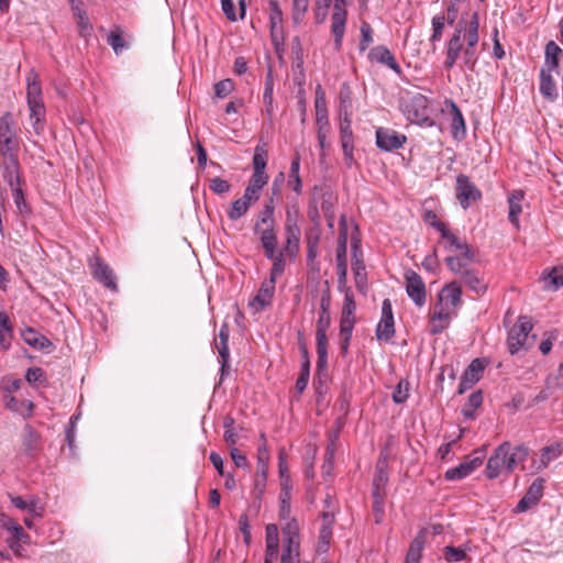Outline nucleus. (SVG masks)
I'll return each mask as SVG.
<instances>
[{
  "instance_id": "1",
  "label": "nucleus",
  "mask_w": 563,
  "mask_h": 563,
  "mask_svg": "<svg viewBox=\"0 0 563 563\" xmlns=\"http://www.w3.org/2000/svg\"><path fill=\"white\" fill-rule=\"evenodd\" d=\"M26 99L30 109V120L35 129L45 115L42 88L37 73L31 69L26 76Z\"/></svg>"
},
{
  "instance_id": "2",
  "label": "nucleus",
  "mask_w": 563,
  "mask_h": 563,
  "mask_svg": "<svg viewBox=\"0 0 563 563\" xmlns=\"http://www.w3.org/2000/svg\"><path fill=\"white\" fill-rule=\"evenodd\" d=\"M474 261H464L460 257H446L445 264L449 269L461 276L463 283L476 294H483L487 289V285L482 277L478 276L477 272L471 268V264Z\"/></svg>"
},
{
  "instance_id": "3",
  "label": "nucleus",
  "mask_w": 563,
  "mask_h": 563,
  "mask_svg": "<svg viewBox=\"0 0 563 563\" xmlns=\"http://www.w3.org/2000/svg\"><path fill=\"white\" fill-rule=\"evenodd\" d=\"M355 310L356 303L351 291H346L344 296V303L340 320V340L341 353L345 355L349 350V344L352 338L353 328L355 324Z\"/></svg>"
},
{
  "instance_id": "4",
  "label": "nucleus",
  "mask_w": 563,
  "mask_h": 563,
  "mask_svg": "<svg viewBox=\"0 0 563 563\" xmlns=\"http://www.w3.org/2000/svg\"><path fill=\"white\" fill-rule=\"evenodd\" d=\"M532 328L533 325L528 317L522 316L519 318L518 322L510 329L507 338V345L510 354L514 355L520 349H528L534 343L536 335H532L531 341H529V333Z\"/></svg>"
},
{
  "instance_id": "5",
  "label": "nucleus",
  "mask_w": 563,
  "mask_h": 563,
  "mask_svg": "<svg viewBox=\"0 0 563 563\" xmlns=\"http://www.w3.org/2000/svg\"><path fill=\"white\" fill-rule=\"evenodd\" d=\"M405 114L411 123L431 126L433 120L430 118L429 101L427 97L417 93L405 104Z\"/></svg>"
},
{
  "instance_id": "6",
  "label": "nucleus",
  "mask_w": 563,
  "mask_h": 563,
  "mask_svg": "<svg viewBox=\"0 0 563 563\" xmlns=\"http://www.w3.org/2000/svg\"><path fill=\"white\" fill-rule=\"evenodd\" d=\"M19 141L14 130L12 114L5 112L0 118V156L18 155Z\"/></svg>"
},
{
  "instance_id": "7",
  "label": "nucleus",
  "mask_w": 563,
  "mask_h": 563,
  "mask_svg": "<svg viewBox=\"0 0 563 563\" xmlns=\"http://www.w3.org/2000/svg\"><path fill=\"white\" fill-rule=\"evenodd\" d=\"M269 453L265 443L257 449V470L254 478V495L261 499L266 488Z\"/></svg>"
},
{
  "instance_id": "8",
  "label": "nucleus",
  "mask_w": 563,
  "mask_h": 563,
  "mask_svg": "<svg viewBox=\"0 0 563 563\" xmlns=\"http://www.w3.org/2000/svg\"><path fill=\"white\" fill-rule=\"evenodd\" d=\"M482 197L481 190L470 180V177L460 174L456 177V198L464 209Z\"/></svg>"
},
{
  "instance_id": "9",
  "label": "nucleus",
  "mask_w": 563,
  "mask_h": 563,
  "mask_svg": "<svg viewBox=\"0 0 563 563\" xmlns=\"http://www.w3.org/2000/svg\"><path fill=\"white\" fill-rule=\"evenodd\" d=\"M404 277L407 295L418 307H422L426 303L427 290L421 276L417 272L408 269Z\"/></svg>"
},
{
  "instance_id": "10",
  "label": "nucleus",
  "mask_w": 563,
  "mask_h": 563,
  "mask_svg": "<svg viewBox=\"0 0 563 563\" xmlns=\"http://www.w3.org/2000/svg\"><path fill=\"white\" fill-rule=\"evenodd\" d=\"M0 186L8 185L10 188L20 185V163L18 155L0 156Z\"/></svg>"
},
{
  "instance_id": "11",
  "label": "nucleus",
  "mask_w": 563,
  "mask_h": 563,
  "mask_svg": "<svg viewBox=\"0 0 563 563\" xmlns=\"http://www.w3.org/2000/svg\"><path fill=\"white\" fill-rule=\"evenodd\" d=\"M473 457L468 456L466 461L462 462L455 467L449 468L445 472V479L457 481L472 474L483 463L484 452L475 451Z\"/></svg>"
},
{
  "instance_id": "12",
  "label": "nucleus",
  "mask_w": 563,
  "mask_h": 563,
  "mask_svg": "<svg viewBox=\"0 0 563 563\" xmlns=\"http://www.w3.org/2000/svg\"><path fill=\"white\" fill-rule=\"evenodd\" d=\"M486 367V362L482 358H475L471 362V364L466 367L465 372L461 377V382L459 385L457 394L462 395L467 389L472 388L474 384H476Z\"/></svg>"
},
{
  "instance_id": "13",
  "label": "nucleus",
  "mask_w": 563,
  "mask_h": 563,
  "mask_svg": "<svg viewBox=\"0 0 563 563\" xmlns=\"http://www.w3.org/2000/svg\"><path fill=\"white\" fill-rule=\"evenodd\" d=\"M544 479L542 477L536 478L528 487L525 496L519 500L516 506V512H525L531 507L536 506L543 496Z\"/></svg>"
},
{
  "instance_id": "14",
  "label": "nucleus",
  "mask_w": 563,
  "mask_h": 563,
  "mask_svg": "<svg viewBox=\"0 0 563 563\" xmlns=\"http://www.w3.org/2000/svg\"><path fill=\"white\" fill-rule=\"evenodd\" d=\"M465 31V25L462 22L457 23V26L448 42L446 45V57L444 62V67L446 69H451L456 60L459 59L461 52L463 49L462 34Z\"/></svg>"
},
{
  "instance_id": "15",
  "label": "nucleus",
  "mask_w": 563,
  "mask_h": 563,
  "mask_svg": "<svg viewBox=\"0 0 563 563\" xmlns=\"http://www.w3.org/2000/svg\"><path fill=\"white\" fill-rule=\"evenodd\" d=\"M407 137L404 134H399L398 132L379 128L376 131V144L383 151H394L400 148Z\"/></svg>"
},
{
  "instance_id": "16",
  "label": "nucleus",
  "mask_w": 563,
  "mask_h": 563,
  "mask_svg": "<svg viewBox=\"0 0 563 563\" xmlns=\"http://www.w3.org/2000/svg\"><path fill=\"white\" fill-rule=\"evenodd\" d=\"M510 450L509 442H503L493 453V455L488 459L486 465V476L489 479H494L498 477L501 473L503 467H505L506 463V454Z\"/></svg>"
},
{
  "instance_id": "17",
  "label": "nucleus",
  "mask_w": 563,
  "mask_h": 563,
  "mask_svg": "<svg viewBox=\"0 0 563 563\" xmlns=\"http://www.w3.org/2000/svg\"><path fill=\"white\" fill-rule=\"evenodd\" d=\"M254 232L260 236L262 247L277 245V232L275 220L257 219Z\"/></svg>"
},
{
  "instance_id": "18",
  "label": "nucleus",
  "mask_w": 563,
  "mask_h": 563,
  "mask_svg": "<svg viewBox=\"0 0 563 563\" xmlns=\"http://www.w3.org/2000/svg\"><path fill=\"white\" fill-rule=\"evenodd\" d=\"M90 266L92 268L93 277L99 283L103 284L104 287L111 290L115 291L118 289L112 269L107 264L101 262L99 257H96L95 263H91Z\"/></svg>"
},
{
  "instance_id": "19",
  "label": "nucleus",
  "mask_w": 563,
  "mask_h": 563,
  "mask_svg": "<svg viewBox=\"0 0 563 563\" xmlns=\"http://www.w3.org/2000/svg\"><path fill=\"white\" fill-rule=\"evenodd\" d=\"M275 284L276 282L271 278L264 280L257 295L250 302V305L255 307L257 311L264 310L267 306H269L275 294Z\"/></svg>"
},
{
  "instance_id": "20",
  "label": "nucleus",
  "mask_w": 563,
  "mask_h": 563,
  "mask_svg": "<svg viewBox=\"0 0 563 563\" xmlns=\"http://www.w3.org/2000/svg\"><path fill=\"white\" fill-rule=\"evenodd\" d=\"M229 335H230V329L228 324H222L219 331L218 340H216V346L218 350V353L221 357V373L222 376L224 375L225 371L229 367V357H230V351H229Z\"/></svg>"
},
{
  "instance_id": "21",
  "label": "nucleus",
  "mask_w": 563,
  "mask_h": 563,
  "mask_svg": "<svg viewBox=\"0 0 563 563\" xmlns=\"http://www.w3.org/2000/svg\"><path fill=\"white\" fill-rule=\"evenodd\" d=\"M266 258L273 262L271 268V279L276 282V278L284 273L285 269V255L283 251H277V245L263 247Z\"/></svg>"
},
{
  "instance_id": "22",
  "label": "nucleus",
  "mask_w": 563,
  "mask_h": 563,
  "mask_svg": "<svg viewBox=\"0 0 563 563\" xmlns=\"http://www.w3.org/2000/svg\"><path fill=\"white\" fill-rule=\"evenodd\" d=\"M362 253L358 249L357 241L353 242V272L355 277V286L360 291H365L366 289V273L365 265L361 260Z\"/></svg>"
},
{
  "instance_id": "23",
  "label": "nucleus",
  "mask_w": 563,
  "mask_h": 563,
  "mask_svg": "<svg viewBox=\"0 0 563 563\" xmlns=\"http://www.w3.org/2000/svg\"><path fill=\"white\" fill-rule=\"evenodd\" d=\"M461 285L457 282H452L440 290L438 300L442 305L443 302H445V306L451 303L453 308H456L461 303Z\"/></svg>"
},
{
  "instance_id": "24",
  "label": "nucleus",
  "mask_w": 563,
  "mask_h": 563,
  "mask_svg": "<svg viewBox=\"0 0 563 563\" xmlns=\"http://www.w3.org/2000/svg\"><path fill=\"white\" fill-rule=\"evenodd\" d=\"M81 1H78L76 4V0H73V16L77 18V26L78 33L86 41L92 35V24L86 13L79 5H81Z\"/></svg>"
},
{
  "instance_id": "25",
  "label": "nucleus",
  "mask_w": 563,
  "mask_h": 563,
  "mask_svg": "<svg viewBox=\"0 0 563 563\" xmlns=\"http://www.w3.org/2000/svg\"><path fill=\"white\" fill-rule=\"evenodd\" d=\"M553 71L545 68L540 70V93L549 101H554L558 98L556 84L552 76Z\"/></svg>"
},
{
  "instance_id": "26",
  "label": "nucleus",
  "mask_w": 563,
  "mask_h": 563,
  "mask_svg": "<svg viewBox=\"0 0 563 563\" xmlns=\"http://www.w3.org/2000/svg\"><path fill=\"white\" fill-rule=\"evenodd\" d=\"M368 57L371 60L384 64L394 71L400 73V66L398 65L397 60L395 59L390 51L385 46H376L372 48L371 52L368 53Z\"/></svg>"
},
{
  "instance_id": "27",
  "label": "nucleus",
  "mask_w": 563,
  "mask_h": 563,
  "mask_svg": "<svg viewBox=\"0 0 563 563\" xmlns=\"http://www.w3.org/2000/svg\"><path fill=\"white\" fill-rule=\"evenodd\" d=\"M22 340L30 346L38 351H45L52 346L51 341L32 328H25L21 331Z\"/></svg>"
},
{
  "instance_id": "28",
  "label": "nucleus",
  "mask_w": 563,
  "mask_h": 563,
  "mask_svg": "<svg viewBox=\"0 0 563 563\" xmlns=\"http://www.w3.org/2000/svg\"><path fill=\"white\" fill-rule=\"evenodd\" d=\"M426 540V530H420L410 543L405 563H420Z\"/></svg>"
},
{
  "instance_id": "29",
  "label": "nucleus",
  "mask_w": 563,
  "mask_h": 563,
  "mask_svg": "<svg viewBox=\"0 0 563 563\" xmlns=\"http://www.w3.org/2000/svg\"><path fill=\"white\" fill-rule=\"evenodd\" d=\"M346 14L345 8H340L339 4H334L332 14V32L338 45L341 44V40L344 35Z\"/></svg>"
},
{
  "instance_id": "30",
  "label": "nucleus",
  "mask_w": 563,
  "mask_h": 563,
  "mask_svg": "<svg viewBox=\"0 0 563 563\" xmlns=\"http://www.w3.org/2000/svg\"><path fill=\"white\" fill-rule=\"evenodd\" d=\"M300 228L285 229V244L283 252L289 257H295L300 249Z\"/></svg>"
},
{
  "instance_id": "31",
  "label": "nucleus",
  "mask_w": 563,
  "mask_h": 563,
  "mask_svg": "<svg viewBox=\"0 0 563 563\" xmlns=\"http://www.w3.org/2000/svg\"><path fill=\"white\" fill-rule=\"evenodd\" d=\"M13 339V327L10 318L4 311H0V351H7Z\"/></svg>"
},
{
  "instance_id": "32",
  "label": "nucleus",
  "mask_w": 563,
  "mask_h": 563,
  "mask_svg": "<svg viewBox=\"0 0 563 563\" xmlns=\"http://www.w3.org/2000/svg\"><path fill=\"white\" fill-rule=\"evenodd\" d=\"M445 241L450 251L461 252V255H456L455 257L463 258V262L474 261V253L470 245L466 242L461 241V239L455 234L451 233Z\"/></svg>"
},
{
  "instance_id": "33",
  "label": "nucleus",
  "mask_w": 563,
  "mask_h": 563,
  "mask_svg": "<svg viewBox=\"0 0 563 563\" xmlns=\"http://www.w3.org/2000/svg\"><path fill=\"white\" fill-rule=\"evenodd\" d=\"M528 454V448L522 444L515 446L512 451L510 449L506 454L505 468L507 472L511 473L520 462H523L527 459Z\"/></svg>"
},
{
  "instance_id": "34",
  "label": "nucleus",
  "mask_w": 563,
  "mask_h": 563,
  "mask_svg": "<svg viewBox=\"0 0 563 563\" xmlns=\"http://www.w3.org/2000/svg\"><path fill=\"white\" fill-rule=\"evenodd\" d=\"M22 445L27 454H33L41 446L40 435L29 424L23 429Z\"/></svg>"
},
{
  "instance_id": "35",
  "label": "nucleus",
  "mask_w": 563,
  "mask_h": 563,
  "mask_svg": "<svg viewBox=\"0 0 563 563\" xmlns=\"http://www.w3.org/2000/svg\"><path fill=\"white\" fill-rule=\"evenodd\" d=\"M523 199L522 191H514L509 198V221L518 229L519 228V214L522 211L521 201Z\"/></svg>"
},
{
  "instance_id": "36",
  "label": "nucleus",
  "mask_w": 563,
  "mask_h": 563,
  "mask_svg": "<svg viewBox=\"0 0 563 563\" xmlns=\"http://www.w3.org/2000/svg\"><path fill=\"white\" fill-rule=\"evenodd\" d=\"M561 54L562 49L560 46L555 42L550 41L545 45V63L543 68L556 70L559 67V57Z\"/></svg>"
},
{
  "instance_id": "37",
  "label": "nucleus",
  "mask_w": 563,
  "mask_h": 563,
  "mask_svg": "<svg viewBox=\"0 0 563 563\" xmlns=\"http://www.w3.org/2000/svg\"><path fill=\"white\" fill-rule=\"evenodd\" d=\"M314 108H316V123L324 124V122H329L327 102H325L324 93L321 89V86H318L317 91H316Z\"/></svg>"
},
{
  "instance_id": "38",
  "label": "nucleus",
  "mask_w": 563,
  "mask_h": 563,
  "mask_svg": "<svg viewBox=\"0 0 563 563\" xmlns=\"http://www.w3.org/2000/svg\"><path fill=\"white\" fill-rule=\"evenodd\" d=\"M320 240V231L318 228L311 229L306 233L307 258L313 262L318 256V244Z\"/></svg>"
},
{
  "instance_id": "39",
  "label": "nucleus",
  "mask_w": 563,
  "mask_h": 563,
  "mask_svg": "<svg viewBox=\"0 0 563 563\" xmlns=\"http://www.w3.org/2000/svg\"><path fill=\"white\" fill-rule=\"evenodd\" d=\"M451 113L453 136L455 139L464 137L466 133L465 121L460 108L455 103H452Z\"/></svg>"
},
{
  "instance_id": "40",
  "label": "nucleus",
  "mask_w": 563,
  "mask_h": 563,
  "mask_svg": "<svg viewBox=\"0 0 563 563\" xmlns=\"http://www.w3.org/2000/svg\"><path fill=\"white\" fill-rule=\"evenodd\" d=\"M395 334L394 318H382L376 328V338L379 341H389Z\"/></svg>"
},
{
  "instance_id": "41",
  "label": "nucleus",
  "mask_w": 563,
  "mask_h": 563,
  "mask_svg": "<svg viewBox=\"0 0 563 563\" xmlns=\"http://www.w3.org/2000/svg\"><path fill=\"white\" fill-rule=\"evenodd\" d=\"M483 395L482 391H474L468 396L467 402L464 405L462 409V415L466 419H474V411L482 406Z\"/></svg>"
},
{
  "instance_id": "42",
  "label": "nucleus",
  "mask_w": 563,
  "mask_h": 563,
  "mask_svg": "<svg viewBox=\"0 0 563 563\" xmlns=\"http://www.w3.org/2000/svg\"><path fill=\"white\" fill-rule=\"evenodd\" d=\"M268 7H269L271 32H272V35L274 36L277 31V27L280 26V24L283 22V11L279 7L278 1H276V0H271L268 2Z\"/></svg>"
},
{
  "instance_id": "43",
  "label": "nucleus",
  "mask_w": 563,
  "mask_h": 563,
  "mask_svg": "<svg viewBox=\"0 0 563 563\" xmlns=\"http://www.w3.org/2000/svg\"><path fill=\"white\" fill-rule=\"evenodd\" d=\"M268 153L265 145H257L253 155V173H265Z\"/></svg>"
},
{
  "instance_id": "44",
  "label": "nucleus",
  "mask_w": 563,
  "mask_h": 563,
  "mask_svg": "<svg viewBox=\"0 0 563 563\" xmlns=\"http://www.w3.org/2000/svg\"><path fill=\"white\" fill-rule=\"evenodd\" d=\"M250 207L251 205L246 200L239 198L232 202V206L228 211V217L235 221L243 217L249 211Z\"/></svg>"
},
{
  "instance_id": "45",
  "label": "nucleus",
  "mask_w": 563,
  "mask_h": 563,
  "mask_svg": "<svg viewBox=\"0 0 563 563\" xmlns=\"http://www.w3.org/2000/svg\"><path fill=\"white\" fill-rule=\"evenodd\" d=\"M25 379L34 386H42L46 383V374L41 367H31L26 371Z\"/></svg>"
},
{
  "instance_id": "46",
  "label": "nucleus",
  "mask_w": 563,
  "mask_h": 563,
  "mask_svg": "<svg viewBox=\"0 0 563 563\" xmlns=\"http://www.w3.org/2000/svg\"><path fill=\"white\" fill-rule=\"evenodd\" d=\"M284 542H299V525L296 519H290L285 527H283Z\"/></svg>"
},
{
  "instance_id": "47",
  "label": "nucleus",
  "mask_w": 563,
  "mask_h": 563,
  "mask_svg": "<svg viewBox=\"0 0 563 563\" xmlns=\"http://www.w3.org/2000/svg\"><path fill=\"white\" fill-rule=\"evenodd\" d=\"M299 542L291 541L290 542H284V549L282 559H286L288 563H295L299 558Z\"/></svg>"
},
{
  "instance_id": "48",
  "label": "nucleus",
  "mask_w": 563,
  "mask_h": 563,
  "mask_svg": "<svg viewBox=\"0 0 563 563\" xmlns=\"http://www.w3.org/2000/svg\"><path fill=\"white\" fill-rule=\"evenodd\" d=\"M107 42L113 48L115 54H120L126 47V43L122 37L120 29L111 31V33L108 35Z\"/></svg>"
},
{
  "instance_id": "49",
  "label": "nucleus",
  "mask_w": 563,
  "mask_h": 563,
  "mask_svg": "<svg viewBox=\"0 0 563 563\" xmlns=\"http://www.w3.org/2000/svg\"><path fill=\"white\" fill-rule=\"evenodd\" d=\"M444 559L450 562H460L467 558L466 552L463 549L448 545L443 549Z\"/></svg>"
},
{
  "instance_id": "50",
  "label": "nucleus",
  "mask_w": 563,
  "mask_h": 563,
  "mask_svg": "<svg viewBox=\"0 0 563 563\" xmlns=\"http://www.w3.org/2000/svg\"><path fill=\"white\" fill-rule=\"evenodd\" d=\"M299 167H300V156L297 154L291 162L290 165V178L294 179V186L292 189L297 194L301 192V179L299 176Z\"/></svg>"
},
{
  "instance_id": "51",
  "label": "nucleus",
  "mask_w": 563,
  "mask_h": 563,
  "mask_svg": "<svg viewBox=\"0 0 563 563\" xmlns=\"http://www.w3.org/2000/svg\"><path fill=\"white\" fill-rule=\"evenodd\" d=\"M309 7V0H292V20L300 23Z\"/></svg>"
},
{
  "instance_id": "52",
  "label": "nucleus",
  "mask_w": 563,
  "mask_h": 563,
  "mask_svg": "<svg viewBox=\"0 0 563 563\" xmlns=\"http://www.w3.org/2000/svg\"><path fill=\"white\" fill-rule=\"evenodd\" d=\"M290 492L287 488L286 484L283 483V492L280 494V509H279V516L282 519L289 518L290 515Z\"/></svg>"
},
{
  "instance_id": "53",
  "label": "nucleus",
  "mask_w": 563,
  "mask_h": 563,
  "mask_svg": "<svg viewBox=\"0 0 563 563\" xmlns=\"http://www.w3.org/2000/svg\"><path fill=\"white\" fill-rule=\"evenodd\" d=\"M340 137L341 142H350L353 141V132L351 128V119L349 118V113H344V117L340 122Z\"/></svg>"
},
{
  "instance_id": "54",
  "label": "nucleus",
  "mask_w": 563,
  "mask_h": 563,
  "mask_svg": "<svg viewBox=\"0 0 563 563\" xmlns=\"http://www.w3.org/2000/svg\"><path fill=\"white\" fill-rule=\"evenodd\" d=\"M234 89V82L232 79H223L214 85V93L218 98H225Z\"/></svg>"
},
{
  "instance_id": "55",
  "label": "nucleus",
  "mask_w": 563,
  "mask_h": 563,
  "mask_svg": "<svg viewBox=\"0 0 563 563\" xmlns=\"http://www.w3.org/2000/svg\"><path fill=\"white\" fill-rule=\"evenodd\" d=\"M445 24V16L444 15H435L432 19V35L430 37L431 42H438L441 40L443 30Z\"/></svg>"
},
{
  "instance_id": "56",
  "label": "nucleus",
  "mask_w": 563,
  "mask_h": 563,
  "mask_svg": "<svg viewBox=\"0 0 563 563\" xmlns=\"http://www.w3.org/2000/svg\"><path fill=\"white\" fill-rule=\"evenodd\" d=\"M291 55L294 57V63L298 68H300L303 64V49L298 36L294 37L291 41Z\"/></svg>"
},
{
  "instance_id": "57",
  "label": "nucleus",
  "mask_w": 563,
  "mask_h": 563,
  "mask_svg": "<svg viewBox=\"0 0 563 563\" xmlns=\"http://www.w3.org/2000/svg\"><path fill=\"white\" fill-rule=\"evenodd\" d=\"M5 527L12 533V537H13L12 540L22 541V542L27 541L29 534L25 533L23 528L18 522L11 520L5 525Z\"/></svg>"
},
{
  "instance_id": "58",
  "label": "nucleus",
  "mask_w": 563,
  "mask_h": 563,
  "mask_svg": "<svg viewBox=\"0 0 563 563\" xmlns=\"http://www.w3.org/2000/svg\"><path fill=\"white\" fill-rule=\"evenodd\" d=\"M451 312L444 308L442 303H437L434 311L430 316L431 322H445L449 323Z\"/></svg>"
},
{
  "instance_id": "59",
  "label": "nucleus",
  "mask_w": 563,
  "mask_h": 563,
  "mask_svg": "<svg viewBox=\"0 0 563 563\" xmlns=\"http://www.w3.org/2000/svg\"><path fill=\"white\" fill-rule=\"evenodd\" d=\"M548 280L553 290L563 287V267H554L548 275Z\"/></svg>"
},
{
  "instance_id": "60",
  "label": "nucleus",
  "mask_w": 563,
  "mask_h": 563,
  "mask_svg": "<svg viewBox=\"0 0 563 563\" xmlns=\"http://www.w3.org/2000/svg\"><path fill=\"white\" fill-rule=\"evenodd\" d=\"M372 32L373 31H372L371 25L367 22H364L361 26L362 38L358 44L361 52L366 51L369 43L373 41Z\"/></svg>"
},
{
  "instance_id": "61",
  "label": "nucleus",
  "mask_w": 563,
  "mask_h": 563,
  "mask_svg": "<svg viewBox=\"0 0 563 563\" xmlns=\"http://www.w3.org/2000/svg\"><path fill=\"white\" fill-rule=\"evenodd\" d=\"M231 184L220 177H214L210 180V189L218 195L225 194L230 190Z\"/></svg>"
},
{
  "instance_id": "62",
  "label": "nucleus",
  "mask_w": 563,
  "mask_h": 563,
  "mask_svg": "<svg viewBox=\"0 0 563 563\" xmlns=\"http://www.w3.org/2000/svg\"><path fill=\"white\" fill-rule=\"evenodd\" d=\"M331 290L329 286V282H324V288L322 289L321 299H320V312H330L331 307Z\"/></svg>"
},
{
  "instance_id": "63",
  "label": "nucleus",
  "mask_w": 563,
  "mask_h": 563,
  "mask_svg": "<svg viewBox=\"0 0 563 563\" xmlns=\"http://www.w3.org/2000/svg\"><path fill=\"white\" fill-rule=\"evenodd\" d=\"M268 181V175L266 173H253L249 185L255 190H262Z\"/></svg>"
},
{
  "instance_id": "64",
  "label": "nucleus",
  "mask_w": 563,
  "mask_h": 563,
  "mask_svg": "<svg viewBox=\"0 0 563 563\" xmlns=\"http://www.w3.org/2000/svg\"><path fill=\"white\" fill-rule=\"evenodd\" d=\"M560 454V451L558 448L554 446H544L541 450V464L543 467H547L549 462L556 457Z\"/></svg>"
}]
</instances>
